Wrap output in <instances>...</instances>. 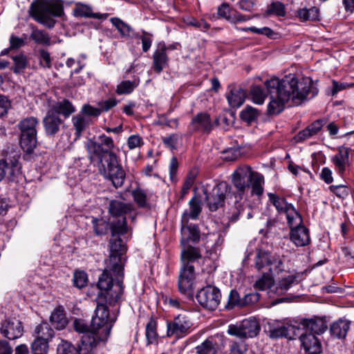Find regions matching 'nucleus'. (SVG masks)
I'll list each match as a JSON object with an SVG mask.
<instances>
[{"instance_id":"nucleus-1","label":"nucleus","mask_w":354,"mask_h":354,"mask_svg":"<svg viewBox=\"0 0 354 354\" xmlns=\"http://www.w3.org/2000/svg\"><path fill=\"white\" fill-rule=\"evenodd\" d=\"M264 85L270 95L268 113L277 115L282 112L285 106H298L303 102L314 97L315 91L311 80L298 77L290 73L282 78L273 77L267 80Z\"/></svg>"},{"instance_id":"nucleus-2","label":"nucleus","mask_w":354,"mask_h":354,"mask_svg":"<svg viewBox=\"0 0 354 354\" xmlns=\"http://www.w3.org/2000/svg\"><path fill=\"white\" fill-rule=\"evenodd\" d=\"M114 147L113 139L105 134L90 139L86 142V149L91 158L100 160L104 175L118 188L123 185L126 175L118 157L111 151Z\"/></svg>"},{"instance_id":"nucleus-3","label":"nucleus","mask_w":354,"mask_h":354,"mask_svg":"<svg viewBox=\"0 0 354 354\" xmlns=\"http://www.w3.org/2000/svg\"><path fill=\"white\" fill-rule=\"evenodd\" d=\"M95 312V315L91 321L93 331L82 335L77 353L92 354L97 344L104 343L110 335L115 319L110 318L109 309L104 305L99 304Z\"/></svg>"},{"instance_id":"nucleus-4","label":"nucleus","mask_w":354,"mask_h":354,"mask_svg":"<svg viewBox=\"0 0 354 354\" xmlns=\"http://www.w3.org/2000/svg\"><path fill=\"white\" fill-rule=\"evenodd\" d=\"M270 202L275 207L279 214H285L287 223L290 228V237L291 241L297 247L305 246L310 243L308 230L303 225L301 214L295 207L286 201L284 198L269 193Z\"/></svg>"},{"instance_id":"nucleus-5","label":"nucleus","mask_w":354,"mask_h":354,"mask_svg":"<svg viewBox=\"0 0 354 354\" xmlns=\"http://www.w3.org/2000/svg\"><path fill=\"white\" fill-rule=\"evenodd\" d=\"M122 279L123 270L119 275L111 270L110 264L107 263L97 283L101 292L98 294L97 306L103 304L108 308L103 301L109 306H113L119 301L123 292Z\"/></svg>"},{"instance_id":"nucleus-6","label":"nucleus","mask_w":354,"mask_h":354,"mask_svg":"<svg viewBox=\"0 0 354 354\" xmlns=\"http://www.w3.org/2000/svg\"><path fill=\"white\" fill-rule=\"evenodd\" d=\"M111 239L110 241V256L108 264L111 270L120 275L123 270L122 255L127 251V246L120 237L129 231V227L124 220L119 222H112L111 224Z\"/></svg>"},{"instance_id":"nucleus-7","label":"nucleus","mask_w":354,"mask_h":354,"mask_svg":"<svg viewBox=\"0 0 354 354\" xmlns=\"http://www.w3.org/2000/svg\"><path fill=\"white\" fill-rule=\"evenodd\" d=\"M30 15L39 24L52 28L56 21L52 17H62L64 15L63 3L60 0H39L31 3L29 10Z\"/></svg>"},{"instance_id":"nucleus-8","label":"nucleus","mask_w":354,"mask_h":354,"mask_svg":"<svg viewBox=\"0 0 354 354\" xmlns=\"http://www.w3.org/2000/svg\"><path fill=\"white\" fill-rule=\"evenodd\" d=\"M300 326L286 324L275 328L270 331L272 337L278 338L285 337L294 339L299 336L302 346L308 354H319L321 352V344L317 337L312 333H301Z\"/></svg>"},{"instance_id":"nucleus-9","label":"nucleus","mask_w":354,"mask_h":354,"mask_svg":"<svg viewBox=\"0 0 354 354\" xmlns=\"http://www.w3.org/2000/svg\"><path fill=\"white\" fill-rule=\"evenodd\" d=\"M201 258V255L196 248L189 246L182 251L183 268L178 279V288L181 293L190 294L192 290L194 279V268L192 263Z\"/></svg>"},{"instance_id":"nucleus-10","label":"nucleus","mask_w":354,"mask_h":354,"mask_svg":"<svg viewBox=\"0 0 354 354\" xmlns=\"http://www.w3.org/2000/svg\"><path fill=\"white\" fill-rule=\"evenodd\" d=\"M38 120L34 117L26 118L18 124L21 131L20 145L27 153H31L37 146V127Z\"/></svg>"},{"instance_id":"nucleus-11","label":"nucleus","mask_w":354,"mask_h":354,"mask_svg":"<svg viewBox=\"0 0 354 354\" xmlns=\"http://www.w3.org/2000/svg\"><path fill=\"white\" fill-rule=\"evenodd\" d=\"M193 323L186 314H179L166 321V335L168 338L182 339L192 332Z\"/></svg>"},{"instance_id":"nucleus-12","label":"nucleus","mask_w":354,"mask_h":354,"mask_svg":"<svg viewBox=\"0 0 354 354\" xmlns=\"http://www.w3.org/2000/svg\"><path fill=\"white\" fill-rule=\"evenodd\" d=\"M259 325L254 318L244 319L240 324L230 325L228 334L239 338H248L256 336L259 331Z\"/></svg>"},{"instance_id":"nucleus-13","label":"nucleus","mask_w":354,"mask_h":354,"mask_svg":"<svg viewBox=\"0 0 354 354\" xmlns=\"http://www.w3.org/2000/svg\"><path fill=\"white\" fill-rule=\"evenodd\" d=\"M220 290L212 286H207L201 290L196 295V299L198 303L205 308L209 310L216 309L221 301Z\"/></svg>"},{"instance_id":"nucleus-14","label":"nucleus","mask_w":354,"mask_h":354,"mask_svg":"<svg viewBox=\"0 0 354 354\" xmlns=\"http://www.w3.org/2000/svg\"><path fill=\"white\" fill-rule=\"evenodd\" d=\"M227 192V185L225 183H219L215 186L212 189L211 194H208L207 189L203 188V193L205 195L207 205L211 211H216L223 205Z\"/></svg>"},{"instance_id":"nucleus-15","label":"nucleus","mask_w":354,"mask_h":354,"mask_svg":"<svg viewBox=\"0 0 354 354\" xmlns=\"http://www.w3.org/2000/svg\"><path fill=\"white\" fill-rule=\"evenodd\" d=\"M350 149L344 146L338 148L337 153L331 158L335 169L339 175L344 176L349 170L351 162L350 160Z\"/></svg>"},{"instance_id":"nucleus-16","label":"nucleus","mask_w":354,"mask_h":354,"mask_svg":"<svg viewBox=\"0 0 354 354\" xmlns=\"http://www.w3.org/2000/svg\"><path fill=\"white\" fill-rule=\"evenodd\" d=\"M21 165L19 157L13 156L12 159L0 160V182L7 177L10 180H14L19 176Z\"/></svg>"},{"instance_id":"nucleus-17","label":"nucleus","mask_w":354,"mask_h":354,"mask_svg":"<svg viewBox=\"0 0 354 354\" xmlns=\"http://www.w3.org/2000/svg\"><path fill=\"white\" fill-rule=\"evenodd\" d=\"M254 173V171L246 165L239 167L234 171L232 181L239 192H243L246 188L249 187V183Z\"/></svg>"},{"instance_id":"nucleus-18","label":"nucleus","mask_w":354,"mask_h":354,"mask_svg":"<svg viewBox=\"0 0 354 354\" xmlns=\"http://www.w3.org/2000/svg\"><path fill=\"white\" fill-rule=\"evenodd\" d=\"M189 128L192 131L209 133L213 129L210 115L205 112H201L193 117Z\"/></svg>"},{"instance_id":"nucleus-19","label":"nucleus","mask_w":354,"mask_h":354,"mask_svg":"<svg viewBox=\"0 0 354 354\" xmlns=\"http://www.w3.org/2000/svg\"><path fill=\"white\" fill-rule=\"evenodd\" d=\"M0 332L9 339H17L23 333L21 323L16 319L5 320L1 324Z\"/></svg>"},{"instance_id":"nucleus-20","label":"nucleus","mask_w":354,"mask_h":354,"mask_svg":"<svg viewBox=\"0 0 354 354\" xmlns=\"http://www.w3.org/2000/svg\"><path fill=\"white\" fill-rule=\"evenodd\" d=\"M181 223L182 243H187L189 240L193 241L199 240L200 235L198 229L194 224H188L187 214H183Z\"/></svg>"},{"instance_id":"nucleus-21","label":"nucleus","mask_w":354,"mask_h":354,"mask_svg":"<svg viewBox=\"0 0 354 354\" xmlns=\"http://www.w3.org/2000/svg\"><path fill=\"white\" fill-rule=\"evenodd\" d=\"M133 209L131 204L113 200L109 203V212L112 217L120 218L117 222L124 220L127 223L125 215L133 211Z\"/></svg>"},{"instance_id":"nucleus-22","label":"nucleus","mask_w":354,"mask_h":354,"mask_svg":"<svg viewBox=\"0 0 354 354\" xmlns=\"http://www.w3.org/2000/svg\"><path fill=\"white\" fill-rule=\"evenodd\" d=\"M45 132L48 136L57 133L63 125V120L56 114L48 111L43 120Z\"/></svg>"},{"instance_id":"nucleus-23","label":"nucleus","mask_w":354,"mask_h":354,"mask_svg":"<svg viewBox=\"0 0 354 354\" xmlns=\"http://www.w3.org/2000/svg\"><path fill=\"white\" fill-rule=\"evenodd\" d=\"M73 14L75 17L93 18L104 20L108 17V14L93 12L92 8L86 4L77 3L73 10Z\"/></svg>"},{"instance_id":"nucleus-24","label":"nucleus","mask_w":354,"mask_h":354,"mask_svg":"<svg viewBox=\"0 0 354 354\" xmlns=\"http://www.w3.org/2000/svg\"><path fill=\"white\" fill-rule=\"evenodd\" d=\"M301 330H305V333H312L313 335L321 334L326 331L327 326L324 320L318 319H305L300 323Z\"/></svg>"},{"instance_id":"nucleus-25","label":"nucleus","mask_w":354,"mask_h":354,"mask_svg":"<svg viewBox=\"0 0 354 354\" xmlns=\"http://www.w3.org/2000/svg\"><path fill=\"white\" fill-rule=\"evenodd\" d=\"M351 322L344 319H339L337 321L333 322L330 327V334L338 338H344L350 328Z\"/></svg>"},{"instance_id":"nucleus-26","label":"nucleus","mask_w":354,"mask_h":354,"mask_svg":"<svg viewBox=\"0 0 354 354\" xmlns=\"http://www.w3.org/2000/svg\"><path fill=\"white\" fill-rule=\"evenodd\" d=\"M227 99L232 107L239 108L245 101V92L239 87L234 86L230 88V93L227 95Z\"/></svg>"},{"instance_id":"nucleus-27","label":"nucleus","mask_w":354,"mask_h":354,"mask_svg":"<svg viewBox=\"0 0 354 354\" xmlns=\"http://www.w3.org/2000/svg\"><path fill=\"white\" fill-rule=\"evenodd\" d=\"M50 111L56 115L61 114L68 118L75 111V108L69 100H63L55 104Z\"/></svg>"},{"instance_id":"nucleus-28","label":"nucleus","mask_w":354,"mask_h":354,"mask_svg":"<svg viewBox=\"0 0 354 354\" xmlns=\"http://www.w3.org/2000/svg\"><path fill=\"white\" fill-rule=\"evenodd\" d=\"M166 48L163 47L156 50L153 55V66L154 70L160 73L167 64V55L166 53Z\"/></svg>"},{"instance_id":"nucleus-29","label":"nucleus","mask_w":354,"mask_h":354,"mask_svg":"<svg viewBox=\"0 0 354 354\" xmlns=\"http://www.w3.org/2000/svg\"><path fill=\"white\" fill-rule=\"evenodd\" d=\"M296 281V278L293 275H288L283 277L277 284L274 285L273 289L274 294L276 295H282L284 294L292 285Z\"/></svg>"},{"instance_id":"nucleus-30","label":"nucleus","mask_w":354,"mask_h":354,"mask_svg":"<svg viewBox=\"0 0 354 354\" xmlns=\"http://www.w3.org/2000/svg\"><path fill=\"white\" fill-rule=\"evenodd\" d=\"M274 282L272 277L267 274L266 271H263L262 277L259 279L255 283V287L260 290H268V293H273L274 289Z\"/></svg>"},{"instance_id":"nucleus-31","label":"nucleus","mask_w":354,"mask_h":354,"mask_svg":"<svg viewBox=\"0 0 354 354\" xmlns=\"http://www.w3.org/2000/svg\"><path fill=\"white\" fill-rule=\"evenodd\" d=\"M50 322L52 326L57 330L64 328L67 324V319L64 310L61 308L55 310L51 314Z\"/></svg>"},{"instance_id":"nucleus-32","label":"nucleus","mask_w":354,"mask_h":354,"mask_svg":"<svg viewBox=\"0 0 354 354\" xmlns=\"http://www.w3.org/2000/svg\"><path fill=\"white\" fill-rule=\"evenodd\" d=\"M112 24L117 28L120 34L125 37H133L134 36L138 37L134 32L133 28L122 21L120 19L113 17L111 19Z\"/></svg>"},{"instance_id":"nucleus-33","label":"nucleus","mask_w":354,"mask_h":354,"mask_svg":"<svg viewBox=\"0 0 354 354\" xmlns=\"http://www.w3.org/2000/svg\"><path fill=\"white\" fill-rule=\"evenodd\" d=\"M34 335L37 339L49 340L53 337L54 331L47 323L44 322L35 327Z\"/></svg>"},{"instance_id":"nucleus-34","label":"nucleus","mask_w":354,"mask_h":354,"mask_svg":"<svg viewBox=\"0 0 354 354\" xmlns=\"http://www.w3.org/2000/svg\"><path fill=\"white\" fill-rule=\"evenodd\" d=\"M266 270H268V274L271 277L279 274L285 270L282 259L279 256H273Z\"/></svg>"},{"instance_id":"nucleus-35","label":"nucleus","mask_w":354,"mask_h":354,"mask_svg":"<svg viewBox=\"0 0 354 354\" xmlns=\"http://www.w3.org/2000/svg\"><path fill=\"white\" fill-rule=\"evenodd\" d=\"M140 80H125L121 82L117 86L116 93L118 95H127L131 93L134 89L139 85Z\"/></svg>"},{"instance_id":"nucleus-36","label":"nucleus","mask_w":354,"mask_h":354,"mask_svg":"<svg viewBox=\"0 0 354 354\" xmlns=\"http://www.w3.org/2000/svg\"><path fill=\"white\" fill-rule=\"evenodd\" d=\"M263 176L258 172L254 171L251 180H250L252 189L251 194L257 196L261 195L263 192Z\"/></svg>"},{"instance_id":"nucleus-37","label":"nucleus","mask_w":354,"mask_h":354,"mask_svg":"<svg viewBox=\"0 0 354 354\" xmlns=\"http://www.w3.org/2000/svg\"><path fill=\"white\" fill-rule=\"evenodd\" d=\"M31 39L41 45L49 46L50 44V37L47 32L44 30L32 28L30 35Z\"/></svg>"},{"instance_id":"nucleus-38","label":"nucleus","mask_w":354,"mask_h":354,"mask_svg":"<svg viewBox=\"0 0 354 354\" xmlns=\"http://www.w3.org/2000/svg\"><path fill=\"white\" fill-rule=\"evenodd\" d=\"M297 16L302 21H315L319 19V11L316 7L301 8L297 11Z\"/></svg>"},{"instance_id":"nucleus-39","label":"nucleus","mask_w":354,"mask_h":354,"mask_svg":"<svg viewBox=\"0 0 354 354\" xmlns=\"http://www.w3.org/2000/svg\"><path fill=\"white\" fill-rule=\"evenodd\" d=\"M145 336L149 344L157 342L158 335L157 333V322L151 319L147 324L145 328Z\"/></svg>"},{"instance_id":"nucleus-40","label":"nucleus","mask_w":354,"mask_h":354,"mask_svg":"<svg viewBox=\"0 0 354 354\" xmlns=\"http://www.w3.org/2000/svg\"><path fill=\"white\" fill-rule=\"evenodd\" d=\"M272 257L273 256L266 251L258 250L255 259V267L258 270H261L263 268L266 269L267 266Z\"/></svg>"},{"instance_id":"nucleus-41","label":"nucleus","mask_w":354,"mask_h":354,"mask_svg":"<svg viewBox=\"0 0 354 354\" xmlns=\"http://www.w3.org/2000/svg\"><path fill=\"white\" fill-rule=\"evenodd\" d=\"M258 116V110L251 106H245V109H243L240 113L241 118L248 123H250L257 120Z\"/></svg>"},{"instance_id":"nucleus-42","label":"nucleus","mask_w":354,"mask_h":354,"mask_svg":"<svg viewBox=\"0 0 354 354\" xmlns=\"http://www.w3.org/2000/svg\"><path fill=\"white\" fill-rule=\"evenodd\" d=\"M250 95L252 102L257 104H263L266 97L263 89L259 86H253L251 88Z\"/></svg>"},{"instance_id":"nucleus-43","label":"nucleus","mask_w":354,"mask_h":354,"mask_svg":"<svg viewBox=\"0 0 354 354\" xmlns=\"http://www.w3.org/2000/svg\"><path fill=\"white\" fill-rule=\"evenodd\" d=\"M14 61L13 71L15 73H20L27 67L28 60L24 55H19L12 57Z\"/></svg>"},{"instance_id":"nucleus-44","label":"nucleus","mask_w":354,"mask_h":354,"mask_svg":"<svg viewBox=\"0 0 354 354\" xmlns=\"http://www.w3.org/2000/svg\"><path fill=\"white\" fill-rule=\"evenodd\" d=\"M48 340L35 338L31 345L33 354H46L48 349Z\"/></svg>"},{"instance_id":"nucleus-45","label":"nucleus","mask_w":354,"mask_h":354,"mask_svg":"<svg viewBox=\"0 0 354 354\" xmlns=\"http://www.w3.org/2000/svg\"><path fill=\"white\" fill-rule=\"evenodd\" d=\"M72 122L76 131L77 137H80L88 124L87 120L83 115H76L73 117Z\"/></svg>"},{"instance_id":"nucleus-46","label":"nucleus","mask_w":354,"mask_h":354,"mask_svg":"<svg viewBox=\"0 0 354 354\" xmlns=\"http://www.w3.org/2000/svg\"><path fill=\"white\" fill-rule=\"evenodd\" d=\"M189 212H184L187 214V220L189 218L196 219L201 212V206L200 202L195 198H193L189 201Z\"/></svg>"},{"instance_id":"nucleus-47","label":"nucleus","mask_w":354,"mask_h":354,"mask_svg":"<svg viewBox=\"0 0 354 354\" xmlns=\"http://www.w3.org/2000/svg\"><path fill=\"white\" fill-rule=\"evenodd\" d=\"M267 12L269 15L284 17L286 15L285 6L280 1L273 2L269 6Z\"/></svg>"},{"instance_id":"nucleus-48","label":"nucleus","mask_w":354,"mask_h":354,"mask_svg":"<svg viewBox=\"0 0 354 354\" xmlns=\"http://www.w3.org/2000/svg\"><path fill=\"white\" fill-rule=\"evenodd\" d=\"M132 196L135 202L142 207L147 205V195L146 192L141 189H136L132 192Z\"/></svg>"},{"instance_id":"nucleus-49","label":"nucleus","mask_w":354,"mask_h":354,"mask_svg":"<svg viewBox=\"0 0 354 354\" xmlns=\"http://www.w3.org/2000/svg\"><path fill=\"white\" fill-rule=\"evenodd\" d=\"M73 282L74 285L79 288H82L86 286L88 282L86 273L84 271L75 272Z\"/></svg>"},{"instance_id":"nucleus-50","label":"nucleus","mask_w":354,"mask_h":354,"mask_svg":"<svg viewBox=\"0 0 354 354\" xmlns=\"http://www.w3.org/2000/svg\"><path fill=\"white\" fill-rule=\"evenodd\" d=\"M57 354H77V349L70 342L62 341L58 345Z\"/></svg>"},{"instance_id":"nucleus-51","label":"nucleus","mask_w":354,"mask_h":354,"mask_svg":"<svg viewBox=\"0 0 354 354\" xmlns=\"http://www.w3.org/2000/svg\"><path fill=\"white\" fill-rule=\"evenodd\" d=\"M243 299H241L239 294L236 290H232L229 295L228 303L227 307L232 308L235 306H243Z\"/></svg>"},{"instance_id":"nucleus-52","label":"nucleus","mask_w":354,"mask_h":354,"mask_svg":"<svg viewBox=\"0 0 354 354\" xmlns=\"http://www.w3.org/2000/svg\"><path fill=\"white\" fill-rule=\"evenodd\" d=\"M196 177V171H191L188 174L182 188V194L183 195L187 194L188 193L189 190L190 189V188L192 187L195 182Z\"/></svg>"},{"instance_id":"nucleus-53","label":"nucleus","mask_w":354,"mask_h":354,"mask_svg":"<svg viewBox=\"0 0 354 354\" xmlns=\"http://www.w3.org/2000/svg\"><path fill=\"white\" fill-rule=\"evenodd\" d=\"M127 145L130 150L140 148L143 145L142 138L139 135H131L128 138Z\"/></svg>"},{"instance_id":"nucleus-54","label":"nucleus","mask_w":354,"mask_h":354,"mask_svg":"<svg viewBox=\"0 0 354 354\" xmlns=\"http://www.w3.org/2000/svg\"><path fill=\"white\" fill-rule=\"evenodd\" d=\"M326 120L320 119L315 121L311 124L306 127V129L310 133L311 136H314L316 135L322 128V127L325 124Z\"/></svg>"},{"instance_id":"nucleus-55","label":"nucleus","mask_w":354,"mask_h":354,"mask_svg":"<svg viewBox=\"0 0 354 354\" xmlns=\"http://www.w3.org/2000/svg\"><path fill=\"white\" fill-rule=\"evenodd\" d=\"M217 13L221 17L225 18L230 22V18L232 17L233 12L227 3H223L218 7Z\"/></svg>"},{"instance_id":"nucleus-56","label":"nucleus","mask_w":354,"mask_h":354,"mask_svg":"<svg viewBox=\"0 0 354 354\" xmlns=\"http://www.w3.org/2000/svg\"><path fill=\"white\" fill-rule=\"evenodd\" d=\"M73 326L77 332L83 333V335H84L86 333L93 331L92 326L91 330H88V326L84 323L83 320L81 319H75L73 322Z\"/></svg>"},{"instance_id":"nucleus-57","label":"nucleus","mask_w":354,"mask_h":354,"mask_svg":"<svg viewBox=\"0 0 354 354\" xmlns=\"http://www.w3.org/2000/svg\"><path fill=\"white\" fill-rule=\"evenodd\" d=\"M246 351V346L243 342H233L230 347V354H244Z\"/></svg>"},{"instance_id":"nucleus-58","label":"nucleus","mask_w":354,"mask_h":354,"mask_svg":"<svg viewBox=\"0 0 354 354\" xmlns=\"http://www.w3.org/2000/svg\"><path fill=\"white\" fill-rule=\"evenodd\" d=\"M40 64L44 67L50 68L51 66V58L50 53L42 49L39 50Z\"/></svg>"},{"instance_id":"nucleus-59","label":"nucleus","mask_w":354,"mask_h":354,"mask_svg":"<svg viewBox=\"0 0 354 354\" xmlns=\"http://www.w3.org/2000/svg\"><path fill=\"white\" fill-rule=\"evenodd\" d=\"M25 44L24 38L19 37L12 35L10 37V48L17 49L23 46Z\"/></svg>"},{"instance_id":"nucleus-60","label":"nucleus","mask_w":354,"mask_h":354,"mask_svg":"<svg viewBox=\"0 0 354 354\" xmlns=\"http://www.w3.org/2000/svg\"><path fill=\"white\" fill-rule=\"evenodd\" d=\"M10 106L9 100L5 96L0 95V117L3 116L8 113Z\"/></svg>"},{"instance_id":"nucleus-61","label":"nucleus","mask_w":354,"mask_h":354,"mask_svg":"<svg viewBox=\"0 0 354 354\" xmlns=\"http://www.w3.org/2000/svg\"><path fill=\"white\" fill-rule=\"evenodd\" d=\"M82 113L90 116H98L101 113L100 108L97 109L88 104L83 106Z\"/></svg>"},{"instance_id":"nucleus-62","label":"nucleus","mask_w":354,"mask_h":354,"mask_svg":"<svg viewBox=\"0 0 354 354\" xmlns=\"http://www.w3.org/2000/svg\"><path fill=\"white\" fill-rule=\"evenodd\" d=\"M251 17L248 15H244L237 12H233L232 17L230 18V22L232 24H236L239 22H244L250 20Z\"/></svg>"},{"instance_id":"nucleus-63","label":"nucleus","mask_w":354,"mask_h":354,"mask_svg":"<svg viewBox=\"0 0 354 354\" xmlns=\"http://www.w3.org/2000/svg\"><path fill=\"white\" fill-rule=\"evenodd\" d=\"M178 139L179 136L177 134H172L169 136L163 138V142L168 147L175 149Z\"/></svg>"},{"instance_id":"nucleus-64","label":"nucleus","mask_w":354,"mask_h":354,"mask_svg":"<svg viewBox=\"0 0 354 354\" xmlns=\"http://www.w3.org/2000/svg\"><path fill=\"white\" fill-rule=\"evenodd\" d=\"M159 122L162 125L168 126L172 129H176L178 126V120L176 118L168 119L165 115L160 117Z\"/></svg>"}]
</instances>
